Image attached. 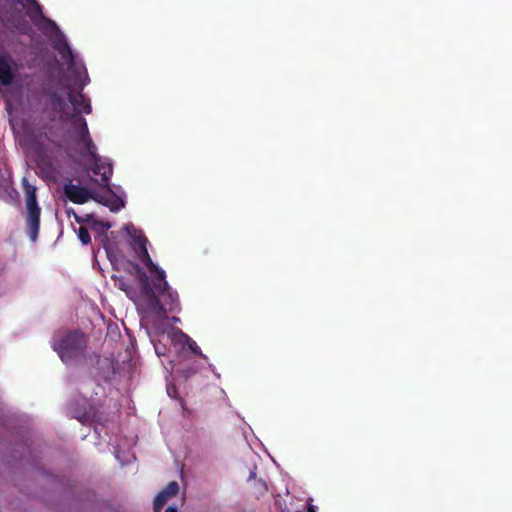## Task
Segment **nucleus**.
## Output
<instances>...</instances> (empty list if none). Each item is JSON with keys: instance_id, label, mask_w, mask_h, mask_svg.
Returning <instances> with one entry per match:
<instances>
[{"instance_id": "423d86ee", "label": "nucleus", "mask_w": 512, "mask_h": 512, "mask_svg": "<svg viewBox=\"0 0 512 512\" xmlns=\"http://www.w3.org/2000/svg\"><path fill=\"white\" fill-rule=\"evenodd\" d=\"M46 96L52 109L59 113L60 120L63 122H70L73 131L75 132L74 117H82L81 115L70 114L64 110L66 103L64 98L56 91H46Z\"/></svg>"}, {"instance_id": "1a4fd4ad", "label": "nucleus", "mask_w": 512, "mask_h": 512, "mask_svg": "<svg viewBox=\"0 0 512 512\" xmlns=\"http://www.w3.org/2000/svg\"><path fill=\"white\" fill-rule=\"evenodd\" d=\"M109 191L110 194L107 196L95 195L94 200L108 207L112 212H118L124 207L125 202L121 197L113 193L110 189Z\"/></svg>"}, {"instance_id": "dca6fc26", "label": "nucleus", "mask_w": 512, "mask_h": 512, "mask_svg": "<svg viewBox=\"0 0 512 512\" xmlns=\"http://www.w3.org/2000/svg\"><path fill=\"white\" fill-rule=\"evenodd\" d=\"M164 512H178V511H177L176 507L169 506L168 508H166V510Z\"/></svg>"}, {"instance_id": "f8f14e48", "label": "nucleus", "mask_w": 512, "mask_h": 512, "mask_svg": "<svg viewBox=\"0 0 512 512\" xmlns=\"http://www.w3.org/2000/svg\"><path fill=\"white\" fill-rule=\"evenodd\" d=\"M66 214L68 217H71L73 216V218L75 219V221L79 224H82V223H89L92 218H93V214H85L84 216H79L75 210L73 208H66Z\"/></svg>"}, {"instance_id": "0eeeda50", "label": "nucleus", "mask_w": 512, "mask_h": 512, "mask_svg": "<svg viewBox=\"0 0 512 512\" xmlns=\"http://www.w3.org/2000/svg\"><path fill=\"white\" fill-rule=\"evenodd\" d=\"M179 492V484L176 481L169 482L166 487L160 491L154 499L153 510L154 512H161L162 508L168 500L176 496Z\"/></svg>"}, {"instance_id": "6ab92c4d", "label": "nucleus", "mask_w": 512, "mask_h": 512, "mask_svg": "<svg viewBox=\"0 0 512 512\" xmlns=\"http://www.w3.org/2000/svg\"><path fill=\"white\" fill-rule=\"evenodd\" d=\"M103 226L106 227L107 229L110 228V224L109 223L103 224Z\"/></svg>"}, {"instance_id": "4468645a", "label": "nucleus", "mask_w": 512, "mask_h": 512, "mask_svg": "<svg viewBox=\"0 0 512 512\" xmlns=\"http://www.w3.org/2000/svg\"><path fill=\"white\" fill-rule=\"evenodd\" d=\"M186 345L188 347V349L196 356H200L202 358H206L205 355L202 354L199 346L197 345V343L191 339L190 337L186 336Z\"/></svg>"}, {"instance_id": "f257e3e1", "label": "nucleus", "mask_w": 512, "mask_h": 512, "mask_svg": "<svg viewBox=\"0 0 512 512\" xmlns=\"http://www.w3.org/2000/svg\"><path fill=\"white\" fill-rule=\"evenodd\" d=\"M126 231L132 239V247L138 259L151 274L150 279L139 264H132L137 275L143 305L149 313L163 319L166 317L167 311L173 312L179 308L178 293L169 286L165 271L152 261L147 250L148 240L145 235L135 229L133 225L126 226Z\"/></svg>"}, {"instance_id": "f03ea898", "label": "nucleus", "mask_w": 512, "mask_h": 512, "mask_svg": "<svg viewBox=\"0 0 512 512\" xmlns=\"http://www.w3.org/2000/svg\"><path fill=\"white\" fill-rule=\"evenodd\" d=\"M75 140L83 146L80 154L83 157L89 156L92 161L91 171L94 175L100 176V185L108 187L113 173L112 165L102 162L100 156L96 152V146L90 136L87 121L84 117H74Z\"/></svg>"}, {"instance_id": "7ed1b4c3", "label": "nucleus", "mask_w": 512, "mask_h": 512, "mask_svg": "<svg viewBox=\"0 0 512 512\" xmlns=\"http://www.w3.org/2000/svg\"><path fill=\"white\" fill-rule=\"evenodd\" d=\"M52 348L66 365H79L86 362L87 339L81 331H69L54 339Z\"/></svg>"}, {"instance_id": "39448f33", "label": "nucleus", "mask_w": 512, "mask_h": 512, "mask_svg": "<svg viewBox=\"0 0 512 512\" xmlns=\"http://www.w3.org/2000/svg\"><path fill=\"white\" fill-rule=\"evenodd\" d=\"M64 195L75 204H85L90 199L94 200L95 195L86 187L73 184L72 180L64 183Z\"/></svg>"}, {"instance_id": "9d476101", "label": "nucleus", "mask_w": 512, "mask_h": 512, "mask_svg": "<svg viewBox=\"0 0 512 512\" xmlns=\"http://www.w3.org/2000/svg\"><path fill=\"white\" fill-rule=\"evenodd\" d=\"M13 79L14 74L8 60L5 57H0V83L9 86Z\"/></svg>"}, {"instance_id": "f3484780", "label": "nucleus", "mask_w": 512, "mask_h": 512, "mask_svg": "<svg viewBox=\"0 0 512 512\" xmlns=\"http://www.w3.org/2000/svg\"><path fill=\"white\" fill-rule=\"evenodd\" d=\"M119 288H120L121 290H123V291H125V290H126V289H125V284H124V283H122V282L120 283Z\"/></svg>"}, {"instance_id": "a211bd4d", "label": "nucleus", "mask_w": 512, "mask_h": 512, "mask_svg": "<svg viewBox=\"0 0 512 512\" xmlns=\"http://www.w3.org/2000/svg\"><path fill=\"white\" fill-rule=\"evenodd\" d=\"M309 512H315V508H314L313 506H311V507L309 508Z\"/></svg>"}, {"instance_id": "2eb2a0df", "label": "nucleus", "mask_w": 512, "mask_h": 512, "mask_svg": "<svg viewBox=\"0 0 512 512\" xmlns=\"http://www.w3.org/2000/svg\"><path fill=\"white\" fill-rule=\"evenodd\" d=\"M78 238L82 244L87 245L91 242V237L87 228L81 226L78 230Z\"/></svg>"}, {"instance_id": "ddd939ff", "label": "nucleus", "mask_w": 512, "mask_h": 512, "mask_svg": "<svg viewBox=\"0 0 512 512\" xmlns=\"http://www.w3.org/2000/svg\"><path fill=\"white\" fill-rule=\"evenodd\" d=\"M59 53L61 54L63 59L69 62L70 65L74 62L75 56L67 42H64L62 47L59 48Z\"/></svg>"}, {"instance_id": "aec40b11", "label": "nucleus", "mask_w": 512, "mask_h": 512, "mask_svg": "<svg viewBox=\"0 0 512 512\" xmlns=\"http://www.w3.org/2000/svg\"><path fill=\"white\" fill-rule=\"evenodd\" d=\"M86 83H83L80 87V90H83V86L85 85Z\"/></svg>"}, {"instance_id": "9b49d317", "label": "nucleus", "mask_w": 512, "mask_h": 512, "mask_svg": "<svg viewBox=\"0 0 512 512\" xmlns=\"http://www.w3.org/2000/svg\"><path fill=\"white\" fill-rule=\"evenodd\" d=\"M28 5H29L28 14L30 15V17L33 20L36 16H39L45 20L48 27H50L51 29H58L56 23L53 20L45 18L43 16L42 7L37 1H36V5L35 4H28Z\"/></svg>"}, {"instance_id": "6e6552de", "label": "nucleus", "mask_w": 512, "mask_h": 512, "mask_svg": "<svg viewBox=\"0 0 512 512\" xmlns=\"http://www.w3.org/2000/svg\"><path fill=\"white\" fill-rule=\"evenodd\" d=\"M67 95L69 102L73 106L75 112L74 114H91L92 107L90 104V100L81 91L75 92L73 90H69Z\"/></svg>"}, {"instance_id": "20e7f679", "label": "nucleus", "mask_w": 512, "mask_h": 512, "mask_svg": "<svg viewBox=\"0 0 512 512\" xmlns=\"http://www.w3.org/2000/svg\"><path fill=\"white\" fill-rule=\"evenodd\" d=\"M22 187L25 195L26 202V223L28 235L31 240L37 239L40 230V215L41 208L37 202L36 187L29 183L27 178L22 179Z\"/></svg>"}]
</instances>
